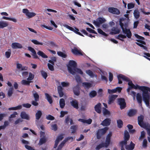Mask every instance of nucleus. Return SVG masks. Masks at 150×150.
<instances>
[{
    "mask_svg": "<svg viewBox=\"0 0 150 150\" xmlns=\"http://www.w3.org/2000/svg\"><path fill=\"white\" fill-rule=\"evenodd\" d=\"M118 81V83L122 84V79L123 80L128 82V87L127 89V91L129 93V91L132 88L135 89H139L142 91V97L143 101L144 102L146 105L147 106L149 105V101L150 100V88L148 87L141 86H140L138 85H135L132 83V81L127 77L122 74H120L117 76Z\"/></svg>",
    "mask_w": 150,
    "mask_h": 150,
    "instance_id": "f257e3e1",
    "label": "nucleus"
},
{
    "mask_svg": "<svg viewBox=\"0 0 150 150\" xmlns=\"http://www.w3.org/2000/svg\"><path fill=\"white\" fill-rule=\"evenodd\" d=\"M119 24L122 30L123 33L124 34H126V35L120 34L116 37V38L122 41H124V40L123 39L126 38L127 37L129 38H130L132 36V33L130 30L127 29L128 27V23H125L124 24L120 20Z\"/></svg>",
    "mask_w": 150,
    "mask_h": 150,
    "instance_id": "f03ea898",
    "label": "nucleus"
},
{
    "mask_svg": "<svg viewBox=\"0 0 150 150\" xmlns=\"http://www.w3.org/2000/svg\"><path fill=\"white\" fill-rule=\"evenodd\" d=\"M144 119V117L143 115H140L138 117V124L141 127L146 129L150 124L148 122L144 123L143 122Z\"/></svg>",
    "mask_w": 150,
    "mask_h": 150,
    "instance_id": "7ed1b4c3",
    "label": "nucleus"
},
{
    "mask_svg": "<svg viewBox=\"0 0 150 150\" xmlns=\"http://www.w3.org/2000/svg\"><path fill=\"white\" fill-rule=\"evenodd\" d=\"M76 67L77 63L75 61L72 60L69 61V65L67 66L69 72L72 74H73L74 72L73 70Z\"/></svg>",
    "mask_w": 150,
    "mask_h": 150,
    "instance_id": "20e7f679",
    "label": "nucleus"
},
{
    "mask_svg": "<svg viewBox=\"0 0 150 150\" xmlns=\"http://www.w3.org/2000/svg\"><path fill=\"white\" fill-rule=\"evenodd\" d=\"M108 129V128L105 127L103 128L98 129L96 133V137L98 139H100L101 137L104 135Z\"/></svg>",
    "mask_w": 150,
    "mask_h": 150,
    "instance_id": "39448f33",
    "label": "nucleus"
},
{
    "mask_svg": "<svg viewBox=\"0 0 150 150\" xmlns=\"http://www.w3.org/2000/svg\"><path fill=\"white\" fill-rule=\"evenodd\" d=\"M118 104L120 105V108L121 110L124 109L126 107L125 100L124 98H119L118 100Z\"/></svg>",
    "mask_w": 150,
    "mask_h": 150,
    "instance_id": "423d86ee",
    "label": "nucleus"
},
{
    "mask_svg": "<svg viewBox=\"0 0 150 150\" xmlns=\"http://www.w3.org/2000/svg\"><path fill=\"white\" fill-rule=\"evenodd\" d=\"M106 21L103 18L99 17L97 18L96 21H94L93 23L96 26H99L100 25L105 23Z\"/></svg>",
    "mask_w": 150,
    "mask_h": 150,
    "instance_id": "0eeeda50",
    "label": "nucleus"
},
{
    "mask_svg": "<svg viewBox=\"0 0 150 150\" xmlns=\"http://www.w3.org/2000/svg\"><path fill=\"white\" fill-rule=\"evenodd\" d=\"M136 40L138 42H136V44L141 47H142L145 50L147 51L148 49L144 45H146V42L141 40Z\"/></svg>",
    "mask_w": 150,
    "mask_h": 150,
    "instance_id": "6e6552de",
    "label": "nucleus"
},
{
    "mask_svg": "<svg viewBox=\"0 0 150 150\" xmlns=\"http://www.w3.org/2000/svg\"><path fill=\"white\" fill-rule=\"evenodd\" d=\"M136 40L138 42H136V44L141 47H142L145 50L147 51L148 49L144 45H146V42L141 40Z\"/></svg>",
    "mask_w": 150,
    "mask_h": 150,
    "instance_id": "1a4fd4ad",
    "label": "nucleus"
},
{
    "mask_svg": "<svg viewBox=\"0 0 150 150\" xmlns=\"http://www.w3.org/2000/svg\"><path fill=\"white\" fill-rule=\"evenodd\" d=\"M136 40L138 42H136V44L141 47H142L145 50L147 51L148 49L144 45H146V42L141 40Z\"/></svg>",
    "mask_w": 150,
    "mask_h": 150,
    "instance_id": "9d476101",
    "label": "nucleus"
},
{
    "mask_svg": "<svg viewBox=\"0 0 150 150\" xmlns=\"http://www.w3.org/2000/svg\"><path fill=\"white\" fill-rule=\"evenodd\" d=\"M136 40L138 42H136V44L141 47H142L145 50L147 51L148 49L144 45H146V42L141 40Z\"/></svg>",
    "mask_w": 150,
    "mask_h": 150,
    "instance_id": "9b49d317",
    "label": "nucleus"
},
{
    "mask_svg": "<svg viewBox=\"0 0 150 150\" xmlns=\"http://www.w3.org/2000/svg\"><path fill=\"white\" fill-rule=\"evenodd\" d=\"M65 27H66L68 29L76 33L81 35V36H83V35L81 34L80 32H79V30L78 28H75V29H74L72 27H71L67 25H66L65 26Z\"/></svg>",
    "mask_w": 150,
    "mask_h": 150,
    "instance_id": "f8f14e48",
    "label": "nucleus"
},
{
    "mask_svg": "<svg viewBox=\"0 0 150 150\" xmlns=\"http://www.w3.org/2000/svg\"><path fill=\"white\" fill-rule=\"evenodd\" d=\"M80 88L78 84H77L76 86L74 87L73 88V92L74 94L77 96H79L80 94Z\"/></svg>",
    "mask_w": 150,
    "mask_h": 150,
    "instance_id": "ddd939ff",
    "label": "nucleus"
},
{
    "mask_svg": "<svg viewBox=\"0 0 150 150\" xmlns=\"http://www.w3.org/2000/svg\"><path fill=\"white\" fill-rule=\"evenodd\" d=\"M108 11L113 14L118 15L120 13V11L117 8L114 7H109L108 8Z\"/></svg>",
    "mask_w": 150,
    "mask_h": 150,
    "instance_id": "4468645a",
    "label": "nucleus"
},
{
    "mask_svg": "<svg viewBox=\"0 0 150 150\" xmlns=\"http://www.w3.org/2000/svg\"><path fill=\"white\" fill-rule=\"evenodd\" d=\"M112 135V133L111 132H109L107 136L105 144L106 147H108L110 142L111 137Z\"/></svg>",
    "mask_w": 150,
    "mask_h": 150,
    "instance_id": "2eb2a0df",
    "label": "nucleus"
},
{
    "mask_svg": "<svg viewBox=\"0 0 150 150\" xmlns=\"http://www.w3.org/2000/svg\"><path fill=\"white\" fill-rule=\"evenodd\" d=\"M111 121V120L110 118H106L102 122L101 125L103 126H108L110 125Z\"/></svg>",
    "mask_w": 150,
    "mask_h": 150,
    "instance_id": "dca6fc26",
    "label": "nucleus"
},
{
    "mask_svg": "<svg viewBox=\"0 0 150 150\" xmlns=\"http://www.w3.org/2000/svg\"><path fill=\"white\" fill-rule=\"evenodd\" d=\"M72 53L75 55H83V54L80 50H79L76 47H74L71 50Z\"/></svg>",
    "mask_w": 150,
    "mask_h": 150,
    "instance_id": "f3484780",
    "label": "nucleus"
},
{
    "mask_svg": "<svg viewBox=\"0 0 150 150\" xmlns=\"http://www.w3.org/2000/svg\"><path fill=\"white\" fill-rule=\"evenodd\" d=\"M101 104L99 103L96 105L94 107L95 111L98 113L100 114L101 112Z\"/></svg>",
    "mask_w": 150,
    "mask_h": 150,
    "instance_id": "a211bd4d",
    "label": "nucleus"
},
{
    "mask_svg": "<svg viewBox=\"0 0 150 150\" xmlns=\"http://www.w3.org/2000/svg\"><path fill=\"white\" fill-rule=\"evenodd\" d=\"M70 103L71 105L74 108L76 109L79 108L78 103L77 100H73L70 102Z\"/></svg>",
    "mask_w": 150,
    "mask_h": 150,
    "instance_id": "6ab92c4d",
    "label": "nucleus"
},
{
    "mask_svg": "<svg viewBox=\"0 0 150 150\" xmlns=\"http://www.w3.org/2000/svg\"><path fill=\"white\" fill-rule=\"evenodd\" d=\"M112 31L110 32V33L111 35H115L119 34L120 32V30L117 28L113 27L111 29Z\"/></svg>",
    "mask_w": 150,
    "mask_h": 150,
    "instance_id": "aec40b11",
    "label": "nucleus"
},
{
    "mask_svg": "<svg viewBox=\"0 0 150 150\" xmlns=\"http://www.w3.org/2000/svg\"><path fill=\"white\" fill-rule=\"evenodd\" d=\"M117 96V95H112L111 96H110L109 100H108V104H110L113 103Z\"/></svg>",
    "mask_w": 150,
    "mask_h": 150,
    "instance_id": "412c9836",
    "label": "nucleus"
},
{
    "mask_svg": "<svg viewBox=\"0 0 150 150\" xmlns=\"http://www.w3.org/2000/svg\"><path fill=\"white\" fill-rule=\"evenodd\" d=\"M11 47L13 49L21 48L23 47L22 45L21 44L17 42L12 43Z\"/></svg>",
    "mask_w": 150,
    "mask_h": 150,
    "instance_id": "4be33fe9",
    "label": "nucleus"
},
{
    "mask_svg": "<svg viewBox=\"0 0 150 150\" xmlns=\"http://www.w3.org/2000/svg\"><path fill=\"white\" fill-rule=\"evenodd\" d=\"M135 145V144L131 142L129 145L126 146L125 148L127 150H133L134 148Z\"/></svg>",
    "mask_w": 150,
    "mask_h": 150,
    "instance_id": "5701e85b",
    "label": "nucleus"
},
{
    "mask_svg": "<svg viewBox=\"0 0 150 150\" xmlns=\"http://www.w3.org/2000/svg\"><path fill=\"white\" fill-rule=\"evenodd\" d=\"M136 98L138 103L140 105H142V98L141 94L139 93H138L137 94Z\"/></svg>",
    "mask_w": 150,
    "mask_h": 150,
    "instance_id": "b1692460",
    "label": "nucleus"
},
{
    "mask_svg": "<svg viewBox=\"0 0 150 150\" xmlns=\"http://www.w3.org/2000/svg\"><path fill=\"white\" fill-rule=\"evenodd\" d=\"M137 113V111L134 109H130L127 113V115L130 117H132L134 115Z\"/></svg>",
    "mask_w": 150,
    "mask_h": 150,
    "instance_id": "393cba45",
    "label": "nucleus"
},
{
    "mask_svg": "<svg viewBox=\"0 0 150 150\" xmlns=\"http://www.w3.org/2000/svg\"><path fill=\"white\" fill-rule=\"evenodd\" d=\"M20 116L21 118L23 119H25L28 120L30 119L29 116L25 112H21V113Z\"/></svg>",
    "mask_w": 150,
    "mask_h": 150,
    "instance_id": "a878e982",
    "label": "nucleus"
},
{
    "mask_svg": "<svg viewBox=\"0 0 150 150\" xmlns=\"http://www.w3.org/2000/svg\"><path fill=\"white\" fill-rule=\"evenodd\" d=\"M57 90L59 97H62L64 95V93L63 92V88L61 86H59L57 87Z\"/></svg>",
    "mask_w": 150,
    "mask_h": 150,
    "instance_id": "bb28decb",
    "label": "nucleus"
},
{
    "mask_svg": "<svg viewBox=\"0 0 150 150\" xmlns=\"http://www.w3.org/2000/svg\"><path fill=\"white\" fill-rule=\"evenodd\" d=\"M47 139L45 137H41V138L40 139L39 142L38 143V145L39 146L45 143Z\"/></svg>",
    "mask_w": 150,
    "mask_h": 150,
    "instance_id": "cd10ccee",
    "label": "nucleus"
},
{
    "mask_svg": "<svg viewBox=\"0 0 150 150\" xmlns=\"http://www.w3.org/2000/svg\"><path fill=\"white\" fill-rule=\"evenodd\" d=\"M8 25V23L6 21H0V28L2 29L7 26Z\"/></svg>",
    "mask_w": 150,
    "mask_h": 150,
    "instance_id": "c85d7f7f",
    "label": "nucleus"
},
{
    "mask_svg": "<svg viewBox=\"0 0 150 150\" xmlns=\"http://www.w3.org/2000/svg\"><path fill=\"white\" fill-rule=\"evenodd\" d=\"M45 95L46 98L47 99L49 103L51 104L52 103V97L47 93H45Z\"/></svg>",
    "mask_w": 150,
    "mask_h": 150,
    "instance_id": "c756f323",
    "label": "nucleus"
},
{
    "mask_svg": "<svg viewBox=\"0 0 150 150\" xmlns=\"http://www.w3.org/2000/svg\"><path fill=\"white\" fill-rule=\"evenodd\" d=\"M32 82L31 81L29 80H23L21 82V83L22 85L25 86H29L30 83Z\"/></svg>",
    "mask_w": 150,
    "mask_h": 150,
    "instance_id": "7c9ffc66",
    "label": "nucleus"
},
{
    "mask_svg": "<svg viewBox=\"0 0 150 150\" xmlns=\"http://www.w3.org/2000/svg\"><path fill=\"white\" fill-rule=\"evenodd\" d=\"M42 115V112L40 110L38 111L35 115L36 119L37 120H39L41 117Z\"/></svg>",
    "mask_w": 150,
    "mask_h": 150,
    "instance_id": "2f4dec72",
    "label": "nucleus"
},
{
    "mask_svg": "<svg viewBox=\"0 0 150 150\" xmlns=\"http://www.w3.org/2000/svg\"><path fill=\"white\" fill-rule=\"evenodd\" d=\"M65 105L64 100L63 98H61L59 100L60 107L61 108H63Z\"/></svg>",
    "mask_w": 150,
    "mask_h": 150,
    "instance_id": "473e14b6",
    "label": "nucleus"
},
{
    "mask_svg": "<svg viewBox=\"0 0 150 150\" xmlns=\"http://www.w3.org/2000/svg\"><path fill=\"white\" fill-rule=\"evenodd\" d=\"M130 138V135L128 132L127 130H125L124 132V139L125 140L128 141Z\"/></svg>",
    "mask_w": 150,
    "mask_h": 150,
    "instance_id": "72a5a7b5",
    "label": "nucleus"
},
{
    "mask_svg": "<svg viewBox=\"0 0 150 150\" xmlns=\"http://www.w3.org/2000/svg\"><path fill=\"white\" fill-rule=\"evenodd\" d=\"M37 54L43 58H46L48 57L47 55H46L43 52L40 50H39L37 52Z\"/></svg>",
    "mask_w": 150,
    "mask_h": 150,
    "instance_id": "f704fd0d",
    "label": "nucleus"
},
{
    "mask_svg": "<svg viewBox=\"0 0 150 150\" xmlns=\"http://www.w3.org/2000/svg\"><path fill=\"white\" fill-rule=\"evenodd\" d=\"M103 147H107L105 146L104 142L102 143L97 145L96 148V150H99L100 149Z\"/></svg>",
    "mask_w": 150,
    "mask_h": 150,
    "instance_id": "c9c22d12",
    "label": "nucleus"
},
{
    "mask_svg": "<svg viewBox=\"0 0 150 150\" xmlns=\"http://www.w3.org/2000/svg\"><path fill=\"white\" fill-rule=\"evenodd\" d=\"M73 71L74 72V74L73 75L75 74V72H76L78 73L79 74L81 75L83 74V72L81 69L78 68H77L76 67L74 69H73Z\"/></svg>",
    "mask_w": 150,
    "mask_h": 150,
    "instance_id": "e433bc0d",
    "label": "nucleus"
},
{
    "mask_svg": "<svg viewBox=\"0 0 150 150\" xmlns=\"http://www.w3.org/2000/svg\"><path fill=\"white\" fill-rule=\"evenodd\" d=\"M22 105H19L15 107H13L9 108L8 110H16L21 109L22 108Z\"/></svg>",
    "mask_w": 150,
    "mask_h": 150,
    "instance_id": "4c0bfd02",
    "label": "nucleus"
},
{
    "mask_svg": "<svg viewBox=\"0 0 150 150\" xmlns=\"http://www.w3.org/2000/svg\"><path fill=\"white\" fill-rule=\"evenodd\" d=\"M134 17L136 19H137L140 16L139 12L137 10H135L134 13Z\"/></svg>",
    "mask_w": 150,
    "mask_h": 150,
    "instance_id": "58836bf2",
    "label": "nucleus"
},
{
    "mask_svg": "<svg viewBox=\"0 0 150 150\" xmlns=\"http://www.w3.org/2000/svg\"><path fill=\"white\" fill-rule=\"evenodd\" d=\"M117 127L119 128H122L123 125V122L121 120H118L117 121Z\"/></svg>",
    "mask_w": 150,
    "mask_h": 150,
    "instance_id": "ea45409f",
    "label": "nucleus"
},
{
    "mask_svg": "<svg viewBox=\"0 0 150 150\" xmlns=\"http://www.w3.org/2000/svg\"><path fill=\"white\" fill-rule=\"evenodd\" d=\"M57 54L59 56L64 58H66L67 56L66 54L61 51L57 52Z\"/></svg>",
    "mask_w": 150,
    "mask_h": 150,
    "instance_id": "a19ab883",
    "label": "nucleus"
},
{
    "mask_svg": "<svg viewBox=\"0 0 150 150\" xmlns=\"http://www.w3.org/2000/svg\"><path fill=\"white\" fill-rule=\"evenodd\" d=\"M83 86L87 88H89L92 86L91 83L88 82H83L82 83Z\"/></svg>",
    "mask_w": 150,
    "mask_h": 150,
    "instance_id": "79ce46f5",
    "label": "nucleus"
},
{
    "mask_svg": "<svg viewBox=\"0 0 150 150\" xmlns=\"http://www.w3.org/2000/svg\"><path fill=\"white\" fill-rule=\"evenodd\" d=\"M42 77L45 79H46L48 76L47 73L43 70L40 71Z\"/></svg>",
    "mask_w": 150,
    "mask_h": 150,
    "instance_id": "37998d69",
    "label": "nucleus"
},
{
    "mask_svg": "<svg viewBox=\"0 0 150 150\" xmlns=\"http://www.w3.org/2000/svg\"><path fill=\"white\" fill-rule=\"evenodd\" d=\"M13 87H11L9 89L7 94L8 97H10L11 96L13 93Z\"/></svg>",
    "mask_w": 150,
    "mask_h": 150,
    "instance_id": "c03bdc74",
    "label": "nucleus"
},
{
    "mask_svg": "<svg viewBox=\"0 0 150 150\" xmlns=\"http://www.w3.org/2000/svg\"><path fill=\"white\" fill-rule=\"evenodd\" d=\"M96 92L94 90L91 91L89 93V96L90 97L92 98L96 96L97 95Z\"/></svg>",
    "mask_w": 150,
    "mask_h": 150,
    "instance_id": "a18cd8bd",
    "label": "nucleus"
},
{
    "mask_svg": "<svg viewBox=\"0 0 150 150\" xmlns=\"http://www.w3.org/2000/svg\"><path fill=\"white\" fill-rule=\"evenodd\" d=\"M103 112L104 115H110V112L108 110L105 108H103Z\"/></svg>",
    "mask_w": 150,
    "mask_h": 150,
    "instance_id": "49530a36",
    "label": "nucleus"
},
{
    "mask_svg": "<svg viewBox=\"0 0 150 150\" xmlns=\"http://www.w3.org/2000/svg\"><path fill=\"white\" fill-rule=\"evenodd\" d=\"M77 128V126L76 125H72L70 127V129L71 130V133H75Z\"/></svg>",
    "mask_w": 150,
    "mask_h": 150,
    "instance_id": "de8ad7c7",
    "label": "nucleus"
},
{
    "mask_svg": "<svg viewBox=\"0 0 150 150\" xmlns=\"http://www.w3.org/2000/svg\"><path fill=\"white\" fill-rule=\"evenodd\" d=\"M97 30L98 33L99 34L105 36H108L107 34L103 32L101 29L99 28Z\"/></svg>",
    "mask_w": 150,
    "mask_h": 150,
    "instance_id": "09e8293b",
    "label": "nucleus"
},
{
    "mask_svg": "<svg viewBox=\"0 0 150 150\" xmlns=\"http://www.w3.org/2000/svg\"><path fill=\"white\" fill-rule=\"evenodd\" d=\"M35 93L33 94V97L35 100H39V96L38 93L35 91H34Z\"/></svg>",
    "mask_w": 150,
    "mask_h": 150,
    "instance_id": "8fccbe9b",
    "label": "nucleus"
},
{
    "mask_svg": "<svg viewBox=\"0 0 150 150\" xmlns=\"http://www.w3.org/2000/svg\"><path fill=\"white\" fill-rule=\"evenodd\" d=\"M34 77V75L31 72L29 73V76L28 78L27 79L28 80L31 81L33 79Z\"/></svg>",
    "mask_w": 150,
    "mask_h": 150,
    "instance_id": "3c124183",
    "label": "nucleus"
},
{
    "mask_svg": "<svg viewBox=\"0 0 150 150\" xmlns=\"http://www.w3.org/2000/svg\"><path fill=\"white\" fill-rule=\"evenodd\" d=\"M31 42L33 43L34 44L36 45H42L43 43L42 42H40L35 40H31Z\"/></svg>",
    "mask_w": 150,
    "mask_h": 150,
    "instance_id": "603ef678",
    "label": "nucleus"
},
{
    "mask_svg": "<svg viewBox=\"0 0 150 150\" xmlns=\"http://www.w3.org/2000/svg\"><path fill=\"white\" fill-rule=\"evenodd\" d=\"M36 15V14L34 13L29 12L27 14V16L29 18H30Z\"/></svg>",
    "mask_w": 150,
    "mask_h": 150,
    "instance_id": "864d4df0",
    "label": "nucleus"
},
{
    "mask_svg": "<svg viewBox=\"0 0 150 150\" xmlns=\"http://www.w3.org/2000/svg\"><path fill=\"white\" fill-rule=\"evenodd\" d=\"M134 4L132 3H130L127 4V8L128 9L133 8L134 7Z\"/></svg>",
    "mask_w": 150,
    "mask_h": 150,
    "instance_id": "5fc2aeb1",
    "label": "nucleus"
},
{
    "mask_svg": "<svg viewBox=\"0 0 150 150\" xmlns=\"http://www.w3.org/2000/svg\"><path fill=\"white\" fill-rule=\"evenodd\" d=\"M145 136V133L144 131H143L141 132V135L139 137V139L141 140L144 138Z\"/></svg>",
    "mask_w": 150,
    "mask_h": 150,
    "instance_id": "6e6d98bb",
    "label": "nucleus"
},
{
    "mask_svg": "<svg viewBox=\"0 0 150 150\" xmlns=\"http://www.w3.org/2000/svg\"><path fill=\"white\" fill-rule=\"evenodd\" d=\"M86 73L87 74L91 77L94 76L93 74V72L90 70H86Z\"/></svg>",
    "mask_w": 150,
    "mask_h": 150,
    "instance_id": "4d7b16f0",
    "label": "nucleus"
},
{
    "mask_svg": "<svg viewBox=\"0 0 150 150\" xmlns=\"http://www.w3.org/2000/svg\"><path fill=\"white\" fill-rule=\"evenodd\" d=\"M46 119L48 120H54L55 118L53 116L50 115H49L46 116Z\"/></svg>",
    "mask_w": 150,
    "mask_h": 150,
    "instance_id": "13d9d810",
    "label": "nucleus"
},
{
    "mask_svg": "<svg viewBox=\"0 0 150 150\" xmlns=\"http://www.w3.org/2000/svg\"><path fill=\"white\" fill-rule=\"evenodd\" d=\"M129 91H130V90ZM128 93V94L130 95H131L133 97L134 100L135 99V97L136 96V93L134 91H132L131 92H130V91H129V93Z\"/></svg>",
    "mask_w": 150,
    "mask_h": 150,
    "instance_id": "bf43d9fd",
    "label": "nucleus"
},
{
    "mask_svg": "<svg viewBox=\"0 0 150 150\" xmlns=\"http://www.w3.org/2000/svg\"><path fill=\"white\" fill-rule=\"evenodd\" d=\"M75 79L76 82L78 83H81V78L79 75H76L75 77Z\"/></svg>",
    "mask_w": 150,
    "mask_h": 150,
    "instance_id": "052dcab7",
    "label": "nucleus"
},
{
    "mask_svg": "<svg viewBox=\"0 0 150 150\" xmlns=\"http://www.w3.org/2000/svg\"><path fill=\"white\" fill-rule=\"evenodd\" d=\"M127 141L125 140L124 141H122L120 142V144L121 146V148L122 147H124V145L127 144Z\"/></svg>",
    "mask_w": 150,
    "mask_h": 150,
    "instance_id": "680f3d73",
    "label": "nucleus"
},
{
    "mask_svg": "<svg viewBox=\"0 0 150 150\" xmlns=\"http://www.w3.org/2000/svg\"><path fill=\"white\" fill-rule=\"evenodd\" d=\"M38 101L36 100H32L31 102V104L34 106H37L39 105V103L37 102Z\"/></svg>",
    "mask_w": 150,
    "mask_h": 150,
    "instance_id": "e2e57ef3",
    "label": "nucleus"
},
{
    "mask_svg": "<svg viewBox=\"0 0 150 150\" xmlns=\"http://www.w3.org/2000/svg\"><path fill=\"white\" fill-rule=\"evenodd\" d=\"M61 84L63 87H67L69 85V83L67 82H62L61 83Z\"/></svg>",
    "mask_w": 150,
    "mask_h": 150,
    "instance_id": "0e129e2a",
    "label": "nucleus"
},
{
    "mask_svg": "<svg viewBox=\"0 0 150 150\" xmlns=\"http://www.w3.org/2000/svg\"><path fill=\"white\" fill-rule=\"evenodd\" d=\"M147 142L146 139H144L143 142L142 146L144 148H146L147 146Z\"/></svg>",
    "mask_w": 150,
    "mask_h": 150,
    "instance_id": "69168bd1",
    "label": "nucleus"
},
{
    "mask_svg": "<svg viewBox=\"0 0 150 150\" xmlns=\"http://www.w3.org/2000/svg\"><path fill=\"white\" fill-rule=\"evenodd\" d=\"M52 129L54 131H56L57 129V124H54L51 125Z\"/></svg>",
    "mask_w": 150,
    "mask_h": 150,
    "instance_id": "338daca9",
    "label": "nucleus"
},
{
    "mask_svg": "<svg viewBox=\"0 0 150 150\" xmlns=\"http://www.w3.org/2000/svg\"><path fill=\"white\" fill-rule=\"evenodd\" d=\"M53 65L51 64L50 63H48L47 65L49 69L51 71H53L54 70V68Z\"/></svg>",
    "mask_w": 150,
    "mask_h": 150,
    "instance_id": "774afa93",
    "label": "nucleus"
}]
</instances>
